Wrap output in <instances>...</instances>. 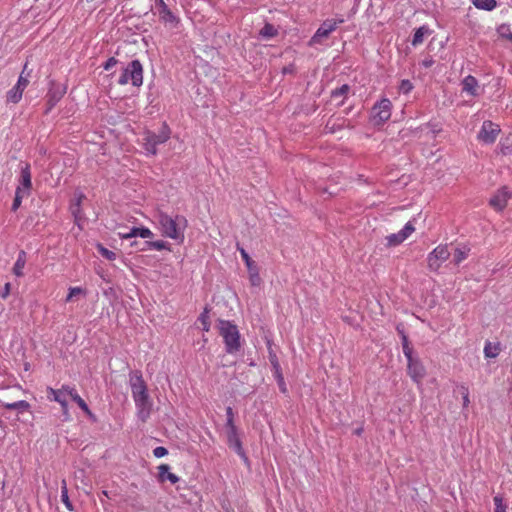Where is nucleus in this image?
<instances>
[{
    "label": "nucleus",
    "instance_id": "obj_17",
    "mask_svg": "<svg viewBox=\"0 0 512 512\" xmlns=\"http://www.w3.org/2000/svg\"><path fill=\"white\" fill-rule=\"evenodd\" d=\"M226 434H227V443H228V446L232 449L235 450V452L241 457L243 458L245 461L247 460V456L243 450V447H242V442L240 440V437H239V434H238V430H233L232 431H226Z\"/></svg>",
    "mask_w": 512,
    "mask_h": 512
},
{
    "label": "nucleus",
    "instance_id": "obj_39",
    "mask_svg": "<svg viewBox=\"0 0 512 512\" xmlns=\"http://www.w3.org/2000/svg\"><path fill=\"white\" fill-rule=\"evenodd\" d=\"M499 149L502 155H512V141L508 142V139H506L504 142H501Z\"/></svg>",
    "mask_w": 512,
    "mask_h": 512
},
{
    "label": "nucleus",
    "instance_id": "obj_8",
    "mask_svg": "<svg viewBox=\"0 0 512 512\" xmlns=\"http://www.w3.org/2000/svg\"><path fill=\"white\" fill-rule=\"evenodd\" d=\"M241 257L243 261L245 262V265L248 270L249 275V282L252 286L259 287L262 283V279L259 274V269L255 263L249 256V254L246 252L244 248H238Z\"/></svg>",
    "mask_w": 512,
    "mask_h": 512
},
{
    "label": "nucleus",
    "instance_id": "obj_3",
    "mask_svg": "<svg viewBox=\"0 0 512 512\" xmlns=\"http://www.w3.org/2000/svg\"><path fill=\"white\" fill-rule=\"evenodd\" d=\"M218 329L220 335L223 337L226 351L230 354L237 352L240 349V334L236 325L227 320H219Z\"/></svg>",
    "mask_w": 512,
    "mask_h": 512
},
{
    "label": "nucleus",
    "instance_id": "obj_14",
    "mask_svg": "<svg viewBox=\"0 0 512 512\" xmlns=\"http://www.w3.org/2000/svg\"><path fill=\"white\" fill-rule=\"evenodd\" d=\"M509 198L508 188L502 187L491 197L489 204L494 210L501 212L506 208Z\"/></svg>",
    "mask_w": 512,
    "mask_h": 512
},
{
    "label": "nucleus",
    "instance_id": "obj_28",
    "mask_svg": "<svg viewBox=\"0 0 512 512\" xmlns=\"http://www.w3.org/2000/svg\"><path fill=\"white\" fill-rule=\"evenodd\" d=\"M260 36L263 38H273L278 34L277 29L270 23H266L264 27L259 32Z\"/></svg>",
    "mask_w": 512,
    "mask_h": 512
},
{
    "label": "nucleus",
    "instance_id": "obj_49",
    "mask_svg": "<svg viewBox=\"0 0 512 512\" xmlns=\"http://www.w3.org/2000/svg\"><path fill=\"white\" fill-rule=\"evenodd\" d=\"M122 239H130L132 237H137L136 227H133L128 233H119Z\"/></svg>",
    "mask_w": 512,
    "mask_h": 512
},
{
    "label": "nucleus",
    "instance_id": "obj_30",
    "mask_svg": "<svg viewBox=\"0 0 512 512\" xmlns=\"http://www.w3.org/2000/svg\"><path fill=\"white\" fill-rule=\"evenodd\" d=\"M500 348L498 345H493L491 342H487L484 347V354L487 358H495L498 356Z\"/></svg>",
    "mask_w": 512,
    "mask_h": 512
},
{
    "label": "nucleus",
    "instance_id": "obj_22",
    "mask_svg": "<svg viewBox=\"0 0 512 512\" xmlns=\"http://www.w3.org/2000/svg\"><path fill=\"white\" fill-rule=\"evenodd\" d=\"M25 265H26V253L25 251H20L19 254H18V257H17V260L16 262L14 263V266H13V274L17 277H22L24 275V268H25Z\"/></svg>",
    "mask_w": 512,
    "mask_h": 512
},
{
    "label": "nucleus",
    "instance_id": "obj_44",
    "mask_svg": "<svg viewBox=\"0 0 512 512\" xmlns=\"http://www.w3.org/2000/svg\"><path fill=\"white\" fill-rule=\"evenodd\" d=\"M26 197H27L26 195L15 191V197H14L13 204L11 207L12 211L15 212L21 206L22 199L26 198Z\"/></svg>",
    "mask_w": 512,
    "mask_h": 512
},
{
    "label": "nucleus",
    "instance_id": "obj_5",
    "mask_svg": "<svg viewBox=\"0 0 512 512\" xmlns=\"http://www.w3.org/2000/svg\"><path fill=\"white\" fill-rule=\"evenodd\" d=\"M170 137V132L167 127H164L160 134L147 132L143 138V146L147 153L155 155L157 153V146L165 143Z\"/></svg>",
    "mask_w": 512,
    "mask_h": 512
},
{
    "label": "nucleus",
    "instance_id": "obj_6",
    "mask_svg": "<svg viewBox=\"0 0 512 512\" xmlns=\"http://www.w3.org/2000/svg\"><path fill=\"white\" fill-rule=\"evenodd\" d=\"M450 257V251L447 245H438L434 248L427 257L428 268L431 271H438L443 262Z\"/></svg>",
    "mask_w": 512,
    "mask_h": 512
},
{
    "label": "nucleus",
    "instance_id": "obj_42",
    "mask_svg": "<svg viewBox=\"0 0 512 512\" xmlns=\"http://www.w3.org/2000/svg\"><path fill=\"white\" fill-rule=\"evenodd\" d=\"M25 69H26V66L24 67V69H23L22 73L20 74L18 81L16 83V85L18 87H20L23 91L26 89V87L29 84L28 75L24 76Z\"/></svg>",
    "mask_w": 512,
    "mask_h": 512
},
{
    "label": "nucleus",
    "instance_id": "obj_23",
    "mask_svg": "<svg viewBox=\"0 0 512 512\" xmlns=\"http://www.w3.org/2000/svg\"><path fill=\"white\" fill-rule=\"evenodd\" d=\"M23 92L24 91L20 87L15 85L12 89H10L7 92L6 101L8 103L17 104L21 100Z\"/></svg>",
    "mask_w": 512,
    "mask_h": 512
},
{
    "label": "nucleus",
    "instance_id": "obj_16",
    "mask_svg": "<svg viewBox=\"0 0 512 512\" xmlns=\"http://www.w3.org/2000/svg\"><path fill=\"white\" fill-rule=\"evenodd\" d=\"M407 361L408 375L415 383H421L425 376L424 366L418 360H415L413 358L408 359Z\"/></svg>",
    "mask_w": 512,
    "mask_h": 512
},
{
    "label": "nucleus",
    "instance_id": "obj_50",
    "mask_svg": "<svg viewBox=\"0 0 512 512\" xmlns=\"http://www.w3.org/2000/svg\"><path fill=\"white\" fill-rule=\"evenodd\" d=\"M275 376L277 378V381H278V384H283V388H282V392L283 393H286L287 391V388H286V384L284 382V378L282 376V373H281V369L279 368V372H276L275 371Z\"/></svg>",
    "mask_w": 512,
    "mask_h": 512
},
{
    "label": "nucleus",
    "instance_id": "obj_38",
    "mask_svg": "<svg viewBox=\"0 0 512 512\" xmlns=\"http://www.w3.org/2000/svg\"><path fill=\"white\" fill-rule=\"evenodd\" d=\"M494 501V512H506L507 506L503 503V498L499 495L493 498Z\"/></svg>",
    "mask_w": 512,
    "mask_h": 512
},
{
    "label": "nucleus",
    "instance_id": "obj_57",
    "mask_svg": "<svg viewBox=\"0 0 512 512\" xmlns=\"http://www.w3.org/2000/svg\"><path fill=\"white\" fill-rule=\"evenodd\" d=\"M280 390L282 391L283 384H279Z\"/></svg>",
    "mask_w": 512,
    "mask_h": 512
},
{
    "label": "nucleus",
    "instance_id": "obj_27",
    "mask_svg": "<svg viewBox=\"0 0 512 512\" xmlns=\"http://www.w3.org/2000/svg\"><path fill=\"white\" fill-rule=\"evenodd\" d=\"M473 4L476 8L491 11L496 7L495 0H473Z\"/></svg>",
    "mask_w": 512,
    "mask_h": 512
},
{
    "label": "nucleus",
    "instance_id": "obj_48",
    "mask_svg": "<svg viewBox=\"0 0 512 512\" xmlns=\"http://www.w3.org/2000/svg\"><path fill=\"white\" fill-rule=\"evenodd\" d=\"M118 63V60L115 57H110L104 64L105 70L112 69L116 64Z\"/></svg>",
    "mask_w": 512,
    "mask_h": 512
},
{
    "label": "nucleus",
    "instance_id": "obj_36",
    "mask_svg": "<svg viewBox=\"0 0 512 512\" xmlns=\"http://www.w3.org/2000/svg\"><path fill=\"white\" fill-rule=\"evenodd\" d=\"M402 349H403V353H404L405 357L407 358V360L413 358L412 357V352H413L412 347L410 346L406 335L402 336Z\"/></svg>",
    "mask_w": 512,
    "mask_h": 512
},
{
    "label": "nucleus",
    "instance_id": "obj_26",
    "mask_svg": "<svg viewBox=\"0 0 512 512\" xmlns=\"http://www.w3.org/2000/svg\"><path fill=\"white\" fill-rule=\"evenodd\" d=\"M61 484H62L61 485V501L66 506V508L68 510H73V505H72V503L69 499V495H68V488H67L66 480L63 479Z\"/></svg>",
    "mask_w": 512,
    "mask_h": 512
},
{
    "label": "nucleus",
    "instance_id": "obj_21",
    "mask_svg": "<svg viewBox=\"0 0 512 512\" xmlns=\"http://www.w3.org/2000/svg\"><path fill=\"white\" fill-rule=\"evenodd\" d=\"M158 477L161 482L168 480L172 484H176L179 481V477L170 472V466L168 464H161L158 467Z\"/></svg>",
    "mask_w": 512,
    "mask_h": 512
},
{
    "label": "nucleus",
    "instance_id": "obj_51",
    "mask_svg": "<svg viewBox=\"0 0 512 512\" xmlns=\"http://www.w3.org/2000/svg\"><path fill=\"white\" fill-rule=\"evenodd\" d=\"M232 429L237 430V427L234 423V418H229L226 421V431H232Z\"/></svg>",
    "mask_w": 512,
    "mask_h": 512
},
{
    "label": "nucleus",
    "instance_id": "obj_45",
    "mask_svg": "<svg viewBox=\"0 0 512 512\" xmlns=\"http://www.w3.org/2000/svg\"><path fill=\"white\" fill-rule=\"evenodd\" d=\"M136 231H137V237H141V238H151L153 237V233L152 231L147 228V227H136Z\"/></svg>",
    "mask_w": 512,
    "mask_h": 512
},
{
    "label": "nucleus",
    "instance_id": "obj_40",
    "mask_svg": "<svg viewBox=\"0 0 512 512\" xmlns=\"http://www.w3.org/2000/svg\"><path fill=\"white\" fill-rule=\"evenodd\" d=\"M81 294H85V291L80 288V287H71L69 289V293L65 299L66 302H71L73 301V298L76 296V295H81Z\"/></svg>",
    "mask_w": 512,
    "mask_h": 512
},
{
    "label": "nucleus",
    "instance_id": "obj_47",
    "mask_svg": "<svg viewBox=\"0 0 512 512\" xmlns=\"http://www.w3.org/2000/svg\"><path fill=\"white\" fill-rule=\"evenodd\" d=\"M462 398H463V407H468L469 403H470V399H469V391H468V388L467 387H462Z\"/></svg>",
    "mask_w": 512,
    "mask_h": 512
},
{
    "label": "nucleus",
    "instance_id": "obj_35",
    "mask_svg": "<svg viewBox=\"0 0 512 512\" xmlns=\"http://www.w3.org/2000/svg\"><path fill=\"white\" fill-rule=\"evenodd\" d=\"M97 250L98 252L106 259L108 260H115L116 259V253L111 251V250H108L107 248H105L102 244H98L97 245Z\"/></svg>",
    "mask_w": 512,
    "mask_h": 512
},
{
    "label": "nucleus",
    "instance_id": "obj_34",
    "mask_svg": "<svg viewBox=\"0 0 512 512\" xmlns=\"http://www.w3.org/2000/svg\"><path fill=\"white\" fill-rule=\"evenodd\" d=\"M350 87L347 84L342 85L340 88H337L332 91L331 96L333 99H336L338 97L345 98L347 94L349 93Z\"/></svg>",
    "mask_w": 512,
    "mask_h": 512
},
{
    "label": "nucleus",
    "instance_id": "obj_4",
    "mask_svg": "<svg viewBox=\"0 0 512 512\" xmlns=\"http://www.w3.org/2000/svg\"><path fill=\"white\" fill-rule=\"evenodd\" d=\"M129 83L135 87H139L143 83V67L139 60L131 61L118 79V84L120 85H127Z\"/></svg>",
    "mask_w": 512,
    "mask_h": 512
},
{
    "label": "nucleus",
    "instance_id": "obj_20",
    "mask_svg": "<svg viewBox=\"0 0 512 512\" xmlns=\"http://www.w3.org/2000/svg\"><path fill=\"white\" fill-rule=\"evenodd\" d=\"M478 89L479 84L477 79L472 76L468 75L466 76L462 81V91L466 92L467 94L471 96H477L478 95Z\"/></svg>",
    "mask_w": 512,
    "mask_h": 512
},
{
    "label": "nucleus",
    "instance_id": "obj_24",
    "mask_svg": "<svg viewBox=\"0 0 512 512\" xmlns=\"http://www.w3.org/2000/svg\"><path fill=\"white\" fill-rule=\"evenodd\" d=\"M429 34H430V30L428 27H426V26L419 27L413 35L412 45L418 46V45L422 44L424 37Z\"/></svg>",
    "mask_w": 512,
    "mask_h": 512
},
{
    "label": "nucleus",
    "instance_id": "obj_54",
    "mask_svg": "<svg viewBox=\"0 0 512 512\" xmlns=\"http://www.w3.org/2000/svg\"><path fill=\"white\" fill-rule=\"evenodd\" d=\"M226 416H227V419L234 418L233 409L231 407L226 408Z\"/></svg>",
    "mask_w": 512,
    "mask_h": 512
},
{
    "label": "nucleus",
    "instance_id": "obj_41",
    "mask_svg": "<svg viewBox=\"0 0 512 512\" xmlns=\"http://www.w3.org/2000/svg\"><path fill=\"white\" fill-rule=\"evenodd\" d=\"M55 391H61L62 395L70 396L71 399L73 398L74 394L78 393L77 390L75 389V387H72V386H69V385H62L61 388L55 389Z\"/></svg>",
    "mask_w": 512,
    "mask_h": 512
},
{
    "label": "nucleus",
    "instance_id": "obj_53",
    "mask_svg": "<svg viewBox=\"0 0 512 512\" xmlns=\"http://www.w3.org/2000/svg\"><path fill=\"white\" fill-rule=\"evenodd\" d=\"M271 363H272V365H273V367H274L275 371H276V372H279L280 365H279V363H278V360H277L276 356H273V357L271 358Z\"/></svg>",
    "mask_w": 512,
    "mask_h": 512
},
{
    "label": "nucleus",
    "instance_id": "obj_7",
    "mask_svg": "<svg viewBox=\"0 0 512 512\" xmlns=\"http://www.w3.org/2000/svg\"><path fill=\"white\" fill-rule=\"evenodd\" d=\"M501 129L499 125L492 121L486 120L478 133V139L485 144H492L496 141Z\"/></svg>",
    "mask_w": 512,
    "mask_h": 512
},
{
    "label": "nucleus",
    "instance_id": "obj_31",
    "mask_svg": "<svg viewBox=\"0 0 512 512\" xmlns=\"http://www.w3.org/2000/svg\"><path fill=\"white\" fill-rule=\"evenodd\" d=\"M468 254H469V249L466 247L455 249L454 254H453V259H454L455 264H459L462 261H464L468 257Z\"/></svg>",
    "mask_w": 512,
    "mask_h": 512
},
{
    "label": "nucleus",
    "instance_id": "obj_29",
    "mask_svg": "<svg viewBox=\"0 0 512 512\" xmlns=\"http://www.w3.org/2000/svg\"><path fill=\"white\" fill-rule=\"evenodd\" d=\"M5 408L9 410L28 411L30 409V404L25 400H20L17 402L5 404Z\"/></svg>",
    "mask_w": 512,
    "mask_h": 512
},
{
    "label": "nucleus",
    "instance_id": "obj_56",
    "mask_svg": "<svg viewBox=\"0 0 512 512\" xmlns=\"http://www.w3.org/2000/svg\"><path fill=\"white\" fill-rule=\"evenodd\" d=\"M102 495H103L104 497L109 498L108 491H106V490H103V491H102Z\"/></svg>",
    "mask_w": 512,
    "mask_h": 512
},
{
    "label": "nucleus",
    "instance_id": "obj_55",
    "mask_svg": "<svg viewBox=\"0 0 512 512\" xmlns=\"http://www.w3.org/2000/svg\"><path fill=\"white\" fill-rule=\"evenodd\" d=\"M293 71V67L292 66H289V67H285L283 69V73L286 74V73H291Z\"/></svg>",
    "mask_w": 512,
    "mask_h": 512
},
{
    "label": "nucleus",
    "instance_id": "obj_25",
    "mask_svg": "<svg viewBox=\"0 0 512 512\" xmlns=\"http://www.w3.org/2000/svg\"><path fill=\"white\" fill-rule=\"evenodd\" d=\"M72 400L74 402H76V404L79 406V408L90 418H93L94 419V414L92 413V411L89 409L88 405L86 404V402L84 401V399L77 393V394H74L73 395V398Z\"/></svg>",
    "mask_w": 512,
    "mask_h": 512
},
{
    "label": "nucleus",
    "instance_id": "obj_15",
    "mask_svg": "<svg viewBox=\"0 0 512 512\" xmlns=\"http://www.w3.org/2000/svg\"><path fill=\"white\" fill-rule=\"evenodd\" d=\"M155 7L158 11V15L161 21L164 23H170L173 25H177L179 19L174 15V13L168 8L167 4L164 0H156Z\"/></svg>",
    "mask_w": 512,
    "mask_h": 512
},
{
    "label": "nucleus",
    "instance_id": "obj_11",
    "mask_svg": "<svg viewBox=\"0 0 512 512\" xmlns=\"http://www.w3.org/2000/svg\"><path fill=\"white\" fill-rule=\"evenodd\" d=\"M415 231V227L411 222H407L402 230L398 233H393L386 236V246L395 247L404 242L413 232Z\"/></svg>",
    "mask_w": 512,
    "mask_h": 512
},
{
    "label": "nucleus",
    "instance_id": "obj_32",
    "mask_svg": "<svg viewBox=\"0 0 512 512\" xmlns=\"http://www.w3.org/2000/svg\"><path fill=\"white\" fill-rule=\"evenodd\" d=\"M497 33L499 37L503 39H507L512 42V31L510 26L507 24H502L497 28Z\"/></svg>",
    "mask_w": 512,
    "mask_h": 512
},
{
    "label": "nucleus",
    "instance_id": "obj_43",
    "mask_svg": "<svg viewBox=\"0 0 512 512\" xmlns=\"http://www.w3.org/2000/svg\"><path fill=\"white\" fill-rule=\"evenodd\" d=\"M413 89V84L411 83L410 80H402L401 83H400V86H399V90L401 93L403 94H408L412 91Z\"/></svg>",
    "mask_w": 512,
    "mask_h": 512
},
{
    "label": "nucleus",
    "instance_id": "obj_37",
    "mask_svg": "<svg viewBox=\"0 0 512 512\" xmlns=\"http://www.w3.org/2000/svg\"><path fill=\"white\" fill-rule=\"evenodd\" d=\"M148 246L157 251L169 249L168 244L163 240L147 242Z\"/></svg>",
    "mask_w": 512,
    "mask_h": 512
},
{
    "label": "nucleus",
    "instance_id": "obj_1",
    "mask_svg": "<svg viewBox=\"0 0 512 512\" xmlns=\"http://www.w3.org/2000/svg\"><path fill=\"white\" fill-rule=\"evenodd\" d=\"M157 227L161 235L166 238L173 239L178 243H183L185 239V230L188 221L183 215L171 216L163 211L156 214Z\"/></svg>",
    "mask_w": 512,
    "mask_h": 512
},
{
    "label": "nucleus",
    "instance_id": "obj_52",
    "mask_svg": "<svg viewBox=\"0 0 512 512\" xmlns=\"http://www.w3.org/2000/svg\"><path fill=\"white\" fill-rule=\"evenodd\" d=\"M10 291H11V284L10 283H6L4 285V289H3L2 293H1V297L3 299L7 298L9 296V294H10Z\"/></svg>",
    "mask_w": 512,
    "mask_h": 512
},
{
    "label": "nucleus",
    "instance_id": "obj_10",
    "mask_svg": "<svg viewBox=\"0 0 512 512\" xmlns=\"http://www.w3.org/2000/svg\"><path fill=\"white\" fill-rule=\"evenodd\" d=\"M344 22V19H327L325 20L321 26L317 29L316 33L312 37V42L314 43H320L321 38H327L330 33H332L338 26V24H341Z\"/></svg>",
    "mask_w": 512,
    "mask_h": 512
},
{
    "label": "nucleus",
    "instance_id": "obj_33",
    "mask_svg": "<svg viewBox=\"0 0 512 512\" xmlns=\"http://www.w3.org/2000/svg\"><path fill=\"white\" fill-rule=\"evenodd\" d=\"M198 321L202 325V330L208 332L210 329V321H209V310L207 308L200 314Z\"/></svg>",
    "mask_w": 512,
    "mask_h": 512
},
{
    "label": "nucleus",
    "instance_id": "obj_18",
    "mask_svg": "<svg viewBox=\"0 0 512 512\" xmlns=\"http://www.w3.org/2000/svg\"><path fill=\"white\" fill-rule=\"evenodd\" d=\"M47 397L49 400L59 403L62 408L63 414L65 416L68 415L69 411H68V401L66 398L67 396L62 395L61 391H55L54 388L48 387L47 388Z\"/></svg>",
    "mask_w": 512,
    "mask_h": 512
},
{
    "label": "nucleus",
    "instance_id": "obj_9",
    "mask_svg": "<svg viewBox=\"0 0 512 512\" xmlns=\"http://www.w3.org/2000/svg\"><path fill=\"white\" fill-rule=\"evenodd\" d=\"M392 103L389 99L383 98L373 107V118L380 124L386 122L391 116Z\"/></svg>",
    "mask_w": 512,
    "mask_h": 512
},
{
    "label": "nucleus",
    "instance_id": "obj_46",
    "mask_svg": "<svg viewBox=\"0 0 512 512\" xmlns=\"http://www.w3.org/2000/svg\"><path fill=\"white\" fill-rule=\"evenodd\" d=\"M168 454V450L165 447L158 446L153 450V455L156 458L164 457Z\"/></svg>",
    "mask_w": 512,
    "mask_h": 512
},
{
    "label": "nucleus",
    "instance_id": "obj_2",
    "mask_svg": "<svg viewBox=\"0 0 512 512\" xmlns=\"http://www.w3.org/2000/svg\"><path fill=\"white\" fill-rule=\"evenodd\" d=\"M130 386L133 400L138 409V416L142 421H145L150 415L152 402L148 394L147 385L140 371L131 373Z\"/></svg>",
    "mask_w": 512,
    "mask_h": 512
},
{
    "label": "nucleus",
    "instance_id": "obj_19",
    "mask_svg": "<svg viewBox=\"0 0 512 512\" xmlns=\"http://www.w3.org/2000/svg\"><path fill=\"white\" fill-rule=\"evenodd\" d=\"M85 199V195L83 193H79L75 195V199L70 204V211L75 219V223L79 225L80 220L83 218L81 204Z\"/></svg>",
    "mask_w": 512,
    "mask_h": 512
},
{
    "label": "nucleus",
    "instance_id": "obj_13",
    "mask_svg": "<svg viewBox=\"0 0 512 512\" xmlns=\"http://www.w3.org/2000/svg\"><path fill=\"white\" fill-rule=\"evenodd\" d=\"M32 189V176L30 165L26 163L21 168L19 185L16 188V192L29 196L31 194Z\"/></svg>",
    "mask_w": 512,
    "mask_h": 512
},
{
    "label": "nucleus",
    "instance_id": "obj_12",
    "mask_svg": "<svg viewBox=\"0 0 512 512\" xmlns=\"http://www.w3.org/2000/svg\"><path fill=\"white\" fill-rule=\"evenodd\" d=\"M66 89L64 87L56 86L54 83L51 84L47 94H46V110L45 114L50 113V111L57 105V103L62 99L65 95Z\"/></svg>",
    "mask_w": 512,
    "mask_h": 512
}]
</instances>
